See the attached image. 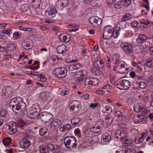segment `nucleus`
Listing matches in <instances>:
<instances>
[{"label": "nucleus", "mask_w": 153, "mask_h": 153, "mask_svg": "<svg viewBox=\"0 0 153 153\" xmlns=\"http://www.w3.org/2000/svg\"><path fill=\"white\" fill-rule=\"evenodd\" d=\"M118 126L121 129H118L115 132L114 137L115 138L121 139L123 143V146L125 147L129 146L132 143V140L130 138H127V132L124 129L126 127L124 124L120 123Z\"/></svg>", "instance_id": "nucleus-1"}, {"label": "nucleus", "mask_w": 153, "mask_h": 153, "mask_svg": "<svg viewBox=\"0 0 153 153\" xmlns=\"http://www.w3.org/2000/svg\"><path fill=\"white\" fill-rule=\"evenodd\" d=\"M120 27L116 26L113 27L110 25L105 26L103 29V36L104 39H109L113 37L114 38H117L120 34Z\"/></svg>", "instance_id": "nucleus-2"}, {"label": "nucleus", "mask_w": 153, "mask_h": 153, "mask_svg": "<svg viewBox=\"0 0 153 153\" xmlns=\"http://www.w3.org/2000/svg\"><path fill=\"white\" fill-rule=\"evenodd\" d=\"M137 106V107L134 108V111L137 113L142 112V113L141 114L135 115V117H134L135 118V121H134V123L136 124H138L144 120V116L147 114L149 113L150 111L146 108L144 109V106Z\"/></svg>", "instance_id": "nucleus-3"}, {"label": "nucleus", "mask_w": 153, "mask_h": 153, "mask_svg": "<svg viewBox=\"0 0 153 153\" xmlns=\"http://www.w3.org/2000/svg\"><path fill=\"white\" fill-rule=\"evenodd\" d=\"M129 67L123 61H120L117 59L115 63L113 68L114 71H116L117 72L120 74H125L128 72Z\"/></svg>", "instance_id": "nucleus-4"}, {"label": "nucleus", "mask_w": 153, "mask_h": 153, "mask_svg": "<svg viewBox=\"0 0 153 153\" xmlns=\"http://www.w3.org/2000/svg\"><path fill=\"white\" fill-rule=\"evenodd\" d=\"M87 72L85 70L82 69L77 71L74 76L75 83L79 86L83 85V79L87 76Z\"/></svg>", "instance_id": "nucleus-5"}, {"label": "nucleus", "mask_w": 153, "mask_h": 153, "mask_svg": "<svg viewBox=\"0 0 153 153\" xmlns=\"http://www.w3.org/2000/svg\"><path fill=\"white\" fill-rule=\"evenodd\" d=\"M64 143L67 149H71L76 148V139L74 137L66 136L64 139Z\"/></svg>", "instance_id": "nucleus-6"}, {"label": "nucleus", "mask_w": 153, "mask_h": 153, "mask_svg": "<svg viewBox=\"0 0 153 153\" xmlns=\"http://www.w3.org/2000/svg\"><path fill=\"white\" fill-rule=\"evenodd\" d=\"M149 39L148 36L144 34L140 35L136 39V41L142 45L144 48H146L149 46L150 42L146 41Z\"/></svg>", "instance_id": "nucleus-7"}, {"label": "nucleus", "mask_w": 153, "mask_h": 153, "mask_svg": "<svg viewBox=\"0 0 153 153\" xmlns=\"http://www.w3.org/2000/svg\"><path fill=\"white\" fill-rule=\"evenodd\" d=\"M53 73L57 77L63 78L67 74V71L64 67H58L55 68Z\"/></svg>", "instance_id": "nucleus-8"}, {"label": "nucleus", "mask_w": 153, "mask_h": 153, "mask_svg": "<svg viewBox=\"0 0 153 153\" xmlns=\"http://www.w3.org/2000/svg\"><path fill=\"white\" fill-rule=\"evenodd\" d=\"M52 117V114L48 112H42L39 116V118H40L42 122L44 123L48 122Z\"/></svg>", "instance_id": "nucleus-9"}, {"label": "nucleus", "mask_w": 153, "mask_h": 153, "mask_svg": "<svg viewBox=\"0 0 153 153\" xmlns=\"http://www.w3.org/2000/svg\"><path fill=\"white\" fill-rule=\"evenodd\" d=\"M26 105L23 99L20 97H17L13 98L10 102L9 105Z\"/></svg>", "instance_id": "nucleus-10"}, {"label": "nucleus", "mask_w": 153, "mask_h": 153, "mask_svg": "<svg viewBox=\"0 0 153 153\" xmlns=\"http://www.w3.org/2000/svg\"><path fill=\"white\" fill-rule=\"evenodd\" d=\"M101 18L97 16H92L89 19V22L90 25L93 27H97L99 26L102 22Z\"/></svg>", "instance_id": "nucleus-11"}, {"label": "nucleus", "mask_w": 153, "mask_h": 153, "mask_svg": "<svg viewBox=\"0 0 153 153\" xmlns=\"http://www.w3.org/2000/svg\"><path fill=\"white\" fill-rule=\"evenodd\" d=\"M20 147L21 149H27L30 146V138L28 135L24 137L22 139V140L19 143Z\"/></svg>", "instance_id": "nucleus-12"}, {"label": "nucleus", "mask_w": 153, "mask_h": 153, "mask_svg": "<svg viewBox=\"0 0 153 153\" xmlns=\"http://www.w3.org/2000/svg\"><path fill=\"white\" fill-rule=\"evenodd\" d=\"M10 108L11 109H12L13 111H19L20 109L21 110L19 111V114L20 116H23L25 114V113L26 112V106H22L23 107V108H21L20 107L21 106H9Z\"/></svg>", "instance_id": "nucleus-13"}, {"label": "nucleus", "mask_w": 153, "mask_h": 153, "mask_svg": "<svg viewBox=\"0 0 153 153\" xmlns=\"http://www.w3.org/2000/svg\"><path fill=\"white\" fill-rule=\"evenodd\" d=\"M22 46L25 50H30L34 47V43L31 39H26L22 42Z\"/></svg>", "instance_id": "nucleus-14"}, {"label": "nucleus", "mask_w": 153, "mask_h": 153, "mask_svg": "<svg viewBox=\"0 0 153 153\" xmlns=\"http://www.w3.org/2000/svg\"><path fill=\"white\" fill-rule=\"evenodd\" d=\"M103 127V124L101 122L98 121L96 125H92L90 127V131L97 133L100 131V129Z\"/></svg>", "instance_id": "nucleus-15"}, {"label": "nucleus", "mask_w": 153, "mask_h": 153, "mask_svg": "<svg viewBox=\"0 0 153 153\" xmlns=\"http://www.w3.org/2000/svg\"><path fill=\"white\" fill-rule=\"evenodd\" d=\"M121 48L126 52L130 53L133 51V46L131 44L127 42H123L121 43Z\"/></svg>", "instance_id": "nucleus-16"}, {"label": "nucleus", "mask_w": 153, "mask_h": 153, "mask_svg": "<svg viewBox=\"0 0 153 153\" xmlns=\"http://www.w3.org/2000/svg\"><path fill=\"white\" fill-rule=\"evenodd\" d=\"M16 123L14 122L11 121L8 123V133L10 134H13L17 131Z\"/></svg>", "instance_id": "nucleus-17"}, {"label": "nucleus", "mask_w": 153, "mask_h": 153, "mask_svg": "<svg viewBox=\"0 0 153 153\" xmlns=\"http://www.w3.org/2000/svg\"><path fill=\"white\" fill-rule=\"evenodd\" d=\"M99 83L98 79L97 78L88 77L85 79L84 80V83L85 85H90L95 86Z\"/></svg>", "instance_id": "nucleus-18"}, {"label": "nucleus", "mask_w": 153, "mask_h": 153, "mask_svg": "<svg viewBox=\"0 0 153 153\" xmlns=\"http://www.w3.org/2000/svg\"><path fill=\"white\" fill-rule=\"evenodd\" d=\"M134 77L136 82H134V84L138 85L139 87L141 89H145L147 86L146 84L144 82L142 81L143 80L142 78L140 76L136 77L134 74Z\"/></svg>", "instance_id": "nucleus-19"}, {"label": "nucleus", "mask_w": 153, "mask_h": 153, "mask_svg": "<svg viewBox=\"0 0 153 153\" xmlns=\"http://www.w3.org/2000/svg\"><path fill=\"white\" fill-rule=\"evenodd\" d=\"M56 11L53 8H49L45 11V15L48 18H53L56 15Z\"/></svg>", "instance_id": "nucleus-20"}, {"label": "nucleus", "mask_w": 153, "mask_h": 153, "mask_svg": "<svg viewBox=\"0 0 153 153\" xmlns=\"http://www.w3.org/2000/svg\"><path fill=\"white\" fill-rule=\"evenodd\" d=\"M68 0H58L56 2V6L60 10L62 9L68 4Z\"/></svg>", "instance_id": "nucleus-21"}, {"label": "nucleus", "mask_w": 153, "mask_h": 153, "mask_svg": "<svg viewBox=\"0 0 153 153\" xmlns=\"http://www.w3.org/2000/svg\"><path fill=\"white\" fill-rule=\"evenodd\" d=\"M70 35L67 33H61L59 36L60 41L64 42H68L70 40Z\"/></svg>", "instance_id": "nucleus-22"}, {"label": "nucleus", "mask_w": 153, "mask_h": 153, "mask_svg": "<svg viewBox=\"0 0 153 153\" xmlns=\"http://www.w3.org/2000/svg\"><path fill=\"white\" fill-rule=\"evenodd\" d=\"M93 65L95 68L100 69L102 68L104 66V63L101 58H99L94 61Z\"/></svg>", "instance_id": "nucleus-23"}, {"label": "nucleus", "mask_w": 153, "mask_h": 153, "mask_svg": "<svg viewBox=\"0 0 153 153\" xmlns=\"http://www.w3.org/2000/svg\"><path fill=\"white\" fill-rule=\"evenodd\" d=\"M67 48L64 45H61L58 46L57 48V51L58 53L61 54L64 56L66 54V52L67 50Z\"/></svg>", "instance_id": "nucleus-24"}, {"label": "nucleus", "mask_w": 153, "mask_h": 153, "mask_svg": "<svg viewBox=\"0 0 153 153\" xmlns=\"http://www.w3.org/2000/svg\"><path fill=\"white\" fill-rule=\"evenodd\" d=\"M36 107H34L35 109H37V111L30 113V114H28V117L32 119H33L37 117L38 116V113L40 111V106H35Z\"/></svg>", "instance_id": "nucleus-25"}, {"label": "nucleus", "mask_w": 153, "mask_h": 153, "mask_svg": "<svg viewBox=\"0 0 153 153\" xmlns=\"http://www.w3.org/2000/svg\"><path fill=\"white\" fill-rule=\"evenodd\" d=\"M51 126L53 128L55 127H59L61 125V122L60 120L56 119L53 120V121L50 123Z\"/></svg>", "instance_id": "nucleus-26"}, {"label": "nucleus", "mask_w": 153, "mask_h": 153, "mask_svg": "<svg viewBox=\"0 0 153 153\" xmlns=\"http://www.w3.org/2000/svg\"><path fill=\"white\" fill-rule=\"evenodd\" d=\"M82 66L80 64L77 63L71 65L69 67L68 69L70 71H74L79 69Z\"/></svg>", "instance_id": "nucleus-27"}, {"label": "nucleus", "mask_w": 153, "mask_h": 153, "mask_svg": "<svg viewBox=\"0 0 153 153\" xmlns=\"http://www.w3.org/2000/svg\"><path fill=\"white\" fill-rule=\"evenodd\" d=\"M102 138L103 141L105 142H108L110 141L111 137L109 133H105L102 135Z\"/></svg>", "instance_id": "nucleus-28"}, {"label": "nucleus", "mask_w": 153, "mask_h": 153, "mask_svg": "<svg viewBox=\"0 0 153 153\" xmlns=\"http://www.w3.org/2000/svg\"><path fill=\"white\" fill-rule=\"evenodd\" d=\"M68 28H70L68 31L70 32H75L78 30L76 25L74 24H69L67 25Z\"/></svg>", "instance_id": "nucleus-29"}, {"label": "nucleus", "mask_w": 153, "mask_h": 153, "mask_svg": "<svg viewBox=\"0 0 153 153\" xmlns=\"http://www.w3.org/2000/svg\"><path fill=\"white\" fill-rule=\"evenodd\" d=\"M71 128V126L70 124H67L59 128V130L61 132H63L70 130Z\"/></svg>", "instance_id": "nucleus-30"}, {"label": "nucleus", "mask_w": 153, "mask_h": 153, "mask_svg": "<svg viewBox=\"0 0 153 153\" xmlns=\"http://www.w3.org/2000/svg\"><path fill=\"white\" fill-rule=\"evenodd\" d=\"M122 81L123 84L124 90H127L128 89L131 85L130 82L126 79H123Z\"/></svg>", "instance_id": "nucleus-31"}, {"label": "nucleus", "mask_w": 153, "mask_h": 153, "mask_svg": "<svg viewBox=\"0 0 153 153\" xmlns=\"http://www.w3.org/2000/svg\"><path fill=\"white\" fill-rule=\"evenodd\" d=\"M25 125V122L20 119H19L17 120V125L20 129L22 130L23 129L24 126Z\"/></svg>", "instance_id": "nucleus-32"}, {"label": "nucleus", "mask_w": 153, "mask_h": 153, "mask_svg": "<svg viewBox=\"0 0 153 153\" xmlns=\"http://www.w3.org/2000/svg\"><path fill=\"white\" fill-rule=\"evenodd\" d=\"M2 142L5 146H9L11 143L10 138L9 137L4 138L2 140Z\"/></svg>", "instance_id": "nucleus-33"}, {"label": "nucleus", "mask_w": 153, "mask_h": 153, "mask_svg": "<svg viewBox=\"0 0 153 153\" xmlns=\"http://www.w3.org/2000/svg\"><path fill=\"white\" fill-rule=\"evenodd\" d=\"M112 111V109L109 106H105V107L102 109V112L104 114H109Z\"/></svg>", "instance_id": "nucleus-34"}, {"label": "nucleus", "mask_w": 153, "mask_h": 153, "mask_svg": "<svg viewBox=\"0 0 153 153\" xmlns=\"http://www.w3.org/2000/svg\"><path fill=\"white\" fill-rule=\"evenodd\" d=\"M39 151L40 153H48V150L45 146L44 145H41L39 146Z\"/></svg>", "instance_id": "nucleus-35"}, {"label": "nucleus", "mask_w": 153, "mask_h": 153, "mask_svg": "<svg viewBox=\"0 0 153 153\" xmlns=\"http://www.w3.org/2000/svg\"><path fill=\"white\" fill-rule=\"evenodd\" d=\"M32 66L30 67L29 69H33L34 70L38 69L39 68L38 61L37 60L34 61V63L32 64Z\"/></svg>", "instance_id": "nucleus-36"}, {"label": "nucleus", "mask_w": 153, "mask_h": 153, "mask_svg": "<svg viewBox=\"0 0 153 153\" xmlns=\"http://www.w3.org/2000/svg\"><path fill=\"white\" fill-rule=\"evenodd\" d=\"M41 2V0H32L33 6L35 7L38 8L40 5Z\"/></svg>", "instance_id": "nucleus-37"}, {"label": "nucleus", "mask_w": 153, "mask_h": 153, "mask_svg": "<svg viewBox=\"0 0 153 153\" xmlns=\"http://www.w3.org/2000/svg\"><path fill=\"white\" fill-rule=\"evenodd\" d=\"M80 121V119L77 117H76L71 120V124L73 125H76Z\"/></svg>", "instance_id": "nucleus-38"}, {"label": "nucleus", "mask_w": 153, "mask_h": 153, "mask_svg": "<svg viewBox=\"0 0 153 153\" xmlns=\"http://www.w3.org/2000/svg\"><path fill=\"white\" fill-rule=\"evenodd\" d=\"M146 65L147 67H151L153 66V57L149 58L147 60Z\"/></svg>", "instance_id": "nucleus-39"}, {"label": "nucleus", "mask_w": 153, "mask_h": 153, "mask_svg": "<svg viewBox=\"0 0 153 153\" xmlns=\"http://www.w3.org/2000/svg\"><path fill=\"white\" fill-rule=\"evenodd\" d=\"M37 77L40 78V80L42 82H44L47 81V79L45 76V75L44 74H39L38 73L37 74Z\"/></svg>", "instance_id": "nucleus-40"}, {"label": "nucleus", "mask_w": 153, "mask_h": 153, "mask_svg": "<svg viewBox=\"0 0 153 153\" xmlns=\"http://www.w3.org/2000/svg\"><path fill=\"white\" fill-rule=\"evenodd\" d=\"M17 45L16 44L14 43H10L8 45V48L10 50L13 51L16 49Z\"/></svg>", "instance_id": "nucleus-41"}, {"label": "nucleus", "mask_w": 153, "mask_h": 153, "mask_svg": "<svg viewBox=\"0 0 153 153\" xmlns=\"http://www.w3.org/2000/svg\"><path fill=\"white\" fill-rule=\"evenodd\" d=\"M105 100L107 104H112L114 101V98L111 97L106 98Z\"/></svg>", "instance_id": "nucleus-42"}, {"label": "nucleus", "mask_w": 153, "mask_h": 153, "mask_svg": "<svg viewBox=\"0 0 153 153\" xmlns=\"http://www.w3.org/2000/svg\"><path fill=\"white\" fill-rule=\"evenodd\" d=\"M146 141L149 142L148 143V145L149 146H153V136H152V137H147L146 139Z\"/></svg>", "instance_id": "nucleus-43"}, {"label": "nucleus", "mask_w": 153, "mask_h": 153, "mask_svg": "<svg viewBox=\"0 0 153 153\" xmlns=\"http://www.w3.org/2000/svg\"><path fill=\"white\" fill-rule=\"evenodd\" d=\"M47 128H46L45 127L41 128H40V130H39V135H40V136H43L47 133Z\"/></svg>", "instance_id": "nucleus-44"}, {"label": "nucleus", "mask_w": 153, "mask_h": 153, "mask_svg": "<svg viewBox=\"0 0 153 153\" xmlns=\"http://www.w3.org/2000/svg\"><path fill=\"white\" fill-rule=\"evenodd\" d=\"M123 84L122 80H120L117 84V88L120 90H124Z\"/></svg>", "instance_id": "nucleus-45"}, {"label": "nucleus", "mask_w": 153, "mask_h": 153, "mask_svg": "<svg viewBox=\"0 0 153 153\" xmlns=\"http://www.w3.org/2000/svg\"><path fill=\"white\" fill-rule=\"evenodd\" d=\"M131 15L129 13H126L125 15L123 16L122 19V20L123 21L125 22L129 19L131 18Z\"/></svg>", "instance_id": "nucleus-46"}, {"label": "nucleus", "mask_w": 153, "mask_h": 153, "mask_svg": "<svg viewBox=\"0 0 153 153\" xmlns=\"http://www.w3.org/2000/svg\"><path fill=\"white\" fill-rule=\"evenodd\" d=\"M115 115L117 117L119 118V119L121 120H122L123 118H124V116L122 115L121 112L119 111L115 112Z\"/></svg>", "instance_id": "nucleus-47"}, {"label": "nucleus", "mask_w": 153, "mask_h": 153, "mask_svg": "<svg viewBox=\"0 0 153 153\" xmlns=\"http://www.w3.org/2000/svg\"><path fill=\"white\" fill-rule=\"evenodd\" d=\"M47 95L46 92L45 91H43L40 94V98L43 100H44L45 99L47 100Z\"/></svg>", "instance_id": "nucleus-48"}, {"label": "nucleus", "mask_w": 153, "mask_h": 153, "mask_svg": "<svg viewBox=\"0 0 153 153\" xmlns=\"http://www.w3.org/2000/svg\"><path fill=\"white\" fill-rule=\"evenodd\" d=\"M111 86L110 84H108L103 86L102 88V89L108 92L111 90Z\"/></svg>", "instance_id": "nucleus-49"}, {"label": "nucleus", "mask_w": 153, "mask_h": 153, "mask_svg": "<svg viewBox=\"0 0 153 153\" xmlns=\"http://www.w3.org/2000/svg\"><path fill=\"white\" fill-rule=\"evenodd\" d=\"M2 32L4 34L10 35L12 33L13 30L11 29H8L6 30H2Z\"/></svg>", "instance_id": "nucleus-50"}, {"label": "nucleus", "mask_w": 153, "mask_h": 153, "mask_svg": "<svg viewBox=\"0 0 153 153\" xmlns=\"http://www.w3.org/2000/svg\"><path fill=\"white\" fill-rule=\"evenodd\" d=\"M7 115L6 110L5 108H2L0 112V116L2 117H5Z\"/></svg>", "instance_id": "nucleus-51"}, {"label": "nucleus", "mask_w": 153, "mask_h": 153, "mask_svg": "<svg viewBox=\"0 0 153 153\" xmlns=\"http://www.w3.org/2000/svg\"><path fill=\"white\" fill-rule=\"evenodd\" d=\"M95 75L101 78L103 76V74L102 71L99 70H96L95 71Z\"/></svg>", "instance_id": "nucleus-52"}, {"label": "nucleus", "mask_w": 153, "mask_h": 153, "mask_svg": "<svg viewBox=\"0 0 153 153\" xmlns=\"http://www.w3.org/2000/svg\"><path fill=\"white\" fill-rule=\"evenodd\" d=\"M123 3L122 2L118 1L117 3L114 5V7L115 8L118 9L121 8L122 7Z\"/></svg>", "instance_id": "nucleus-53"}, {"label": "nucleus", "mask_w": 153, "mask_h": 153, "mask_svg": "<svg viewBox=\"0 0 153 153\" xmlns=\"http://www.w3.org/2000/svg\"><path fill=\"white\" fill-rule=\"evenodd\" d=\"M58 60V56L56 55H53L51 56L50 59V60L51 61H52L53 62L57 61Z\"/></svg>", "instance_id": "nucleus-54"}, {"label": "nucleus", "mask_w": 153, "mask_h": 153, "mask_svg": "<svg viewBox=\"0 0 153 153\" xmlns=\"http://www.w3.org/2000/svg\"><path fill=\"white\" fill-rule=\"evenodd\" d=\"M46 147L51 151H53L55 149V147H54V145L51 143L48 144Z\"/></svg>", "instance_id": "nucleus-55"}, {"label": "nucleus", "mask_w": 153, "mask_h": 153, "mask_svg": "<svg viewBox=\"0 0 153 153\" xmlns=\"http://www.w3.org/2000/svg\"><path fill=\"white\" fill-rule=\"evenodd\" d=\"M134 97H132L129 98L127 100V104L128 105L133 104L134 103Z\"/></svg>", "instance_id": "nucleus-56"}, {"label": "nucleus", "mask_w": 153, "mask_h": 153, "mask_svg": "<svg viewBox=\"0 0 153 153\" xmlns=\"http://www.w3.org/2000/svg\"><path fill=\"white\" fill-rule=\"evenodd\" d=\"M5 92L7 93L8 94H10L12 92V90L11 88L10 87H6L5 88Z\"/></svg>", "instance_id": "nucleus-57"}, {"label": "nucleus", "mask_w": 153, "mask_h": 153, "mask_svg": "<svg viewBox=\"0 0 153 153\" xmlns=\"http://www.w3.org/2000/svg\"><path fill=\"white\" fill-rule=\"evenodd\" d=\"M89 98V95L88 94L84 93L83 95H82L81 98V100H88Z\"/></svg>", "instance_id": "nucleus-58"}, {"label": "nucleus", "mask_w": 153, "mask_h": 153, "mask_svg": "<svg viewBox=\"0 0 153 153\" xmlns=\"http://www.w3.org/2000/svg\"><path fill=\"white\" fill-rule=\"evenodd\" d=\"M70 103L73 105H79L80 102L78 100H74L71 101Z\"/></svg>", "instance_id": "nucleus-59"}, {"label": "nucleus", "mask_w": 153, "mask_h": 153, "mask_svg": "<svg viewBox=\"0 0 153 153\" xmlns=\"http://www.w3.org/2000/svg\"><path fill=\"white\" fill-rule=\"evenodd\" d=\"M21 35L18 32L15 33H13V36L14 39H17L21 37Z\"/></svg>", "instance_id": "nucleus-60"}, {"label": "nucleus", "mask_w": 153, "mask_h": 153, "mask_svg": "<svg viewBox=\"0 0 153 153\" xmlns=\"http://www.w3.org/2000/svg\"><path fill=\"white\" fill-rule=\"evenodd\" d=\"M144 24L147 25H149L150 26L153 25V22H149L148 20H146L142 22Z\"/></svg>", "instance_id": "nucleus-61"}, {"label": "nucleus", "mask_w": 153, "mask_h": 153, "mask_svg": "<svg viewBox=\"0 0 153 153\" xmlns=\"http://www.w3.org/2000/svg\"><path fill=\"white\" fill-rule=\"evenodd\" d=\"M68 92L65 90H62L59 93L62 96H64L65 95H68Z\"/></svg>", "instance_id": "nucleus-62"}, {"label": "nucleus", "mask_w": 153, "mask_h": 153, "mask_svg": "<svg viewBox=\"0 0 153 153\" xmlns=\"http://www.w3.org/2000/svg\"><path fill=\"white\" fill-rule=\"evenodd\" d=\"M124 5L126 7L129 6L131 3V0H124Z\"/></svg>", "instance_id": "nucleus-63"}, {"label": "nucleus", "mask_w": 153, "mask_h": 153, "mask_svg": "<svg viewBox=\"0 0 153 153\" xmlns=\"http://www.w3.org/2000/svg\"><path fill=\"white\" fill-rule=\"evenodd\" d=\"M105 44L108 47H112L114 46V43L112 42H105Z\"/></svg>", "instance_id": "nucleus-64"}]
</instances>
